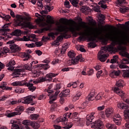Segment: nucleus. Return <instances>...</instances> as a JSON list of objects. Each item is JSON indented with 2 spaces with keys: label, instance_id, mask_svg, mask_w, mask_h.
<instances>
[{
  "label": "nucleus",
  "instance_id": "32",
  "mask_svg": "<svg viewBox=\"0 0 129 129\" xmlns=\"http://www.w3.org/2000/svg\"><path fill=\"white\" fill-rule=\"evenodd\" d=\"M107 2H109V0H101L98 3V5H101L100 7L102 9H106V5L103 4H104V3H107Z\"/></svg>",
  "mask_w": 129,
  "mask_h": 129
},
{
  "label": "nucleus",
  "instance_id": "28",
  "mask_svg": "<svg viewBox=\"0 0 129 129\" xmlns=\"http://www.w3.org/2000/svg\"><path fill=\"white\" fill-rule=\"evenodd\" d=\"M57 75L58 74L50 73L46 75V78H47L48 81H51V79H52L53 77H56V76H57Z\"/></svg>",
  "mask_w": 129,
  "mask_h": 129
},
{
  "label": "nucleus",
  "instance_id": "9",
  "mask_svg": "<svg viewBox=\"0 0 129 129\" xmlns=\"http://www.w3.org/2000/svg\"><path fill=\"white\" fill-rule=\"evenodd\" d=\"M10 25L11 23H8L5 24L2 27V29H1V32L3 36H7V35H8V32H7L10 31V29H9V27H10Z\"/></svg>",
  "mask_w": 129,
  "mask_h": 129
},
{
  "label": "nucleus",
  "instance_id": "8",
  "mask_svg": "<svg viewBox=\"0 0 129 129\" xmlns=\"http://www.w3.org/2000/svg\"><path fill=\"white\" fill-rule=\"evenodd\" d=\"M10 124H12V129H20V122L19 120L16 119H12L10 120Z\"/></svg>",
  "mask_w": 129,
  "mask_h": 129
},
{
  "label": "nucleus",
  "instance_id": "30",
  "mask_svg": "<svg viewBox=\"0 0 129 129\" xmlns=\"http://www.w3.org/2000/svg\"><path fill=\"white\" fill-rule=\"evenodd\" d=\"M118 51H120L119 52V54L120 55H121V56H123V57H126V58H128V59H126V58H123L121 61L123 63H124L125 65L126 64H129V57L127 56H124L123 55V54L120 53V52H121V50H118Z\"/></svg>",
  "mask_w": 129,
  "mask_h": 129
},
{
  "label": "nucleus",
  "instance_id": "51",
  "mask_svg": "<svg viewBox=\"0 0 129 129\" xmlns=\"http://www.w3.org/2000/svg\"><path fill=\"white\" fill-rule=\"evenodd\" d=\"M31 122H32V121H29L28 120H25L23 121V124H25V125H26V126L31 125Z\"/></svg>",
  "mask_w": 129,
  "mask_h": 129
},
{
  "label": "nucleus",
  "instance_id": "50",
  "mask_svg": "<svg viewBox=\"0 0 129 129\" xmlns=\"http://www.w3.org/2000/svg\"><path fill=\"white\" fill-rule=\"evenodd\" d=\"M72 126H73V123L70 122V123H69L68 124H67L66 126L63 127V128L69 129V128H71Z\"/></svg>",
  "mask_w": 129,
  "mask_h": 129
},
{
  "label": "nucleus",
  "instance_id": "6",
  "mask_svg": "<svg viewBox=\"0 0 129 129\" xmlns=\"http://www.w3.org/2000/svg\"><path fill=\"white\" fill-rule=\"evenodd\" d=\"M35 98L34 96L29 95L26 97L19 99V101L24 104H29V103H31L33 101V99Z\"/></svg>",
  "mask_w": 129,
  "mask_h": 129
},
{
  "label": "nucleus",
  "instance_id": "52",
  "mask_svg": "<svg viewBox=\"0 0 129 129\" xmlns=\"http://www.w3.org/2000/svg\"><path fill=\"white\" fill-rule=\"evenodd\" d=\"M0 18H2V19L6 20V21H9V19H11V16H10L9 15H7L5 16V17H3L0 15Z\"/></svg>",
  "mask_w": 129,
  "mask_h": 129
},
{
  "label": "nucleus",
  "instance_id": "7",
  "mask_svg": "<svg viewBox=\"0 0 129 129\" xmlns=\"http://www.w3.org/2000/svg\"><path fill=\"white\" fill-rule=\"evenodd\" d=\"M7 44H10V48L11 49L12 52H15L18 51H21V48L19 46L17 45L16 44L14 43V41L11 40L7 42Z\"/></svg>",
  "mask_w": 129,
  "mask_h": 129
},
{
  "label": "nucleus",
  "instance_id": "23",
  "mask_svg": "<svg viewBox=\"0 0 129 129\" xmlns=\"http://www.w3.org/2000/svg\"><path fill=\"white\" fill-rule=\"evenodd\" d=\"M72 118H73V121H75V122H79L80 121H81V118L78 117V113H73L72 115Z\"/></svg>",
  "mask_w": 129,
  "mask_h": 129
},
{
  "label": "nucleus",
  "instance_id": "19",
  "mask_svg": "<svg viewBox=\"0 0 129 129\" xmlns=\"http://www.w3.org/2000/svg\"><path fill=\"white\" fill-rule=\"evenodd\" d=\"M81 55H78L76 57V58H72L71 60H70L69 62H71V63L70 64V65H72V64H73V65H76V64H78V62H79V60L81 59Z\"/></svg>",
  "mask_w": 129,
  "mask_h": 129
},
{
  "label": "nucleus",
  "instance_id": "29",
  "mask_svg": "<svg viewBox=\"0 0 129 129\" xmlns=\"http://www.w3.org/2000/svg\"><path fill=\"white\" fill-rule=\"evenodd\" d=\"M3 45V42H0V47ZM9 51H10V49L8 48L7 47H4L3 48V51H0V56L2 54H7V53H9Z\"/></svg>",
  "mask_w": 129,
  "mask_h": 129
},
{
  "label": "nucleus",
  "instance_id": "12",
  "mask_svg": "<svg viewBox=\"0 0 129 129\" xmlns=\"http://www.w3.org/2000/svg\"><path fill=\"white\" fill-rule=\"evenodd\" d=\"M113 90L114 93H116V94H117L122 98H123V97L125 96V93H124V92H123V91L119 90V88L118 87H114Z\"/></svg>",
  "mask_w": 129,
  "mask_h": 129
},
{
  "label": "nucleus",
  "instance_id": "45",
  "mask_svg": "<svg viewBox=\"0 0 129 129\" xmlns=\"http://www.w3.org/2000/svg\"><path fill=\"white\" fill-rule=\"evenodd\" d=\"M117 58H118V56L117 55H114L113 56V58L111 59V61L110 63L113 64V63H116L117 62Z\"/></svg>",
  "mask_w": 129,
  "mask_h": 129
},
{
  "label": "nucleus",
  "instance_id": "54",
  "mask_svg": "<svg viewBox=\"0 0 129 129\" xmlns=\"http://www.w3.org/2000/svg\"><path fill=\"white\" fill-rule=\"evenodd\" d=\"M6 86H7V83L2 82L1 83V85H0V88H1L2 89L5 90V88H6Z\"/></svg>",
  "mask_w": 129,
  "mask_h": 129
},
{
  "label": "nucleus",
  "instance_id": "49",
  "mask_svg": "<svg viewBox=\"0 0 129 129\" xmlns=\"http://www.w3.org/2000/svg\"><path fill=\"white\" fill-rule=\"evenodd\" d=\"M44 8H45V10L49 11V12H50V11H52V10H53L54 9V7H53L51 5L45 6Z\"/></svg>",
  "mask_w": 129,
  "mask_h": 129
},
{
  "label": "nucleus",
  "instance_id": "44",
  "mask_svg": "<svg viewBox=\"0 0 129 129\" xmlns=\"http://www.w3.org/2000/svg\"><path fill=\"white\" fill-rule=\"evenodd\" d=\"M89 10V7H86L85 6H82L80 8V11L82 12V13H84V14H85L86 13L87 11H88Z\"/></svg>",
  "mask_w": 129,
  "mask_h": 129
},
{
  "label": "nucleus",
  "instance_id": "55",
  "mask_svg": "<svg viewBox=\"0 0 129 129\" xmlns=\"http://www.w3.org/2000/svg\"><path fill=\"white\" fill-rule=\"evenodd\" d=\"M104 108H105V106L102 105V106H98L97 108V110L98 111H101V110H103V109H104Z\"/></svg>",
  "mask_w": 129,
  "mask_h": 129
},
{
  "label": "nucleus",
  "instance_id": "35",
  "mask_svg": "<svg viewBox=\"0 0 129 129\" xmlns=\"http://www.w3.org/2000/svg\"><path fill=\"white\" fill-rule=\"evenodd\" d=\"M118 66L120 69H128L129 68L128 66L123 63L121 61L118 63Z\"/></svg>",
  "mask_w": 129,
  "mask_h": 129
},
{
  "label": "nucleus",
  "instance_id": "1",
  "mask_svg": "<svg viewBox=\"0 0 129 129\" xmlns=\"http://www.w3.org/2000/svg\"><path fill=\"white\" fill-rule=\"evenodd\" d=\"M60 23L57 22L56 23L55 30L57 32L64 33L61 34L62 37L59 36L57 38V40H61L63 38L67 39V32L71 31L72 33H75L76 34V32H80L78 34L81 36L79 37L80 41H82L84 39H87L88 41H96V39H100V37L102 36V30L97 27H91L86 26L85 22H82L81 24H71L74 23V21L71 20H68V19H65L61 18L60 19ZM85 28L86 29L84 31H81L82 29Z\"/></svg>",
  "mask_w": 129,
  "mask_h": 129
},
{
  "label": "nucleus",
  "instance_id": "16",
  "mask_svg": "<svg viewBox=\"0 0 129 129\" xmlns=\"http://www.w3.org/2000/svg\"><path fill=\"white\" fill-rule=\"evenodd\" d=\"M60 91H57L55 92L54 95H48V96H49V103L51 104L53 103V101L56 100L57 99V96H58V95L59 94Z\"/></svg>",
  "mask_w": 129,
  "mask_h": 129
},
{
  "label": "nucleus",
  "instance_id": "58",
  "mask_svg": "<svg viewBox=\"0 0 129 129\" xmlns=\"http://www.w3.org/2000/svg\"><path fill=\"white\" fill-rule=\"evenodd\" d=\"M88 45L91 47V48H95L96 47V44L94 42H90Z\"/></svg>",
  "mask_w": 129,
  "mask_h": 129
},
{
  "label": "nucleus",
  "instance_id": "42",
  "mask_svg": "<svg viewBox=\"0 0 129 129\" xmlns=\"http://www.w3.org/2000/svg\"><path fill=\"white\" fill-rule=\"evenodd\" d=\"M35 17L38 18L36 19V23H37V24H39V26H40V24H41V23H42V20H41V19H40V18H41V15H40V14H39L38 13H36Z\"/></svg>",
  "mask_w": 129,
  "mask_h": 129
},
{
  "label": "nucleus",
  "instance_id": "18",
  "mask_svg": "<svg viewBox=\"0 0 129 129\" xmlns=\"http://www.w3.org/2000/svg\"><path fill=\"white\" fill-rule=\"evenodd\" d=\"M114 112V109L112 107L107 108L105 111V115L107 117H110L111 115H112Z\"/></svg>",
  "mask_w": 129,
  "mask_h": 129
},
{
  "label": "nucleus",
  "instance_id": "34",
  "mask_svg": "<svg viewBox=\"0 0 129 129\" xmlns=\"http://www.w3.org/2000/svg\"><path fill=\"white\" fill-rule=\"evenodd\" d=\"M68 55L69 58L71 59H74V58H75L76 56V53H75L74 51L71 50L68 52Z\"/></svg>",
  "mask_w": 129,
  "mask_h": 129
},
{
  "label": "nucleus",
  "instance_id": "11",
  "mask_svg": "<svg viewBox=\"0 0 129 129\" xmlns=\"http://www.w3.org/2000/svg\"><path fill=\"white\" fill-rule=\"evenodd\" d=\"M121 116L118 114H115L113 118V121L116 123L117 125H120L121 124Z\"/></svg>",
  "mask_w": 129,
  "mask_h": 129
},
{
  "label": "nucleus",
  "instance_id": "47",
  "mask_svg": "<svg viewBox=\"0 0 129 129\" xmlns=\"http://www.w3.org/2000/svg\"><path fill=\"white\" fill-rule=\"evenodd\" d=\"M1 35H2V32L1 31ZM8 38H9V35H2L0 36V40L2 41H6V40H7V39H8Z\"/></svg>",
  "mask_w": 129,
  "mask_h": 129
},
{
  "label": "nucleus",
  "instance_id": "20",
  "mask_svg": "<svg viewBox=\"0 0 129 129\" xmlns=\"http://www.w3.org/2000/svg\"><path fill=\"white\" fill-rule=\"evenodd\" d=\"M16 65V61H15V60L11 59L10 62L7 64V67H9L8 68V70L9 71H13L14 70V66Z\"/></svg>",
  "mask_w": 129,
  "mask_h": 129
},
{
  "label": "nucleus",
  "instance_id": "15",
  "mask_svg": "<svg viewBox=\"0 0 129 129\" xmlns=\"http://www.w3.org/2000/svg\"><path fill=\"white\" fill-rule=\"evenodd\" d=\"M27 85V82L25 80L16 81L12 83L13 86H26Z\"/></svg>",
  "mask_w": 129,
  "mask_h": 129
},
{
  "label": "nucleus",
  "instance_id": "62",
  "mask_svg": "<svg viewBox=\"0 0 129 129\" xmlns=\"http://www.w3.org/2000/svg\"><path fill=\"white\" fill-rule=\"evenodd\" d=\"M99 20H101L102 21H103V20H105V16H104L103 14H99Z\"/></svg>",
  "mask_w": 129,
  "mask_h": 129
},
{
  "label": "nucleus",
  "instance_id": "43",
  "mask_svg": "<svg viewBox=\"0 0 129 129\" xmlns=\"http://www.w3.org/2000/svg\"><path fill=\"white\" fill-rule=\"evenodd\" d=\"M94 93H90V94L87 96V99L89 101H92L94 99Z\"/></svg>",
  "mask_w": 129,
  "mask_h": 129
},
{
  "label": "nucleus",
  "instance_id": "26",
  "mask_svg": "<svg viewBox=\"0 0 129 129\" xmlns=\"http://www.w3.org/2000/svg\"><path fill=\"white\" fill-rule=\"evenodd\" d=\"M117 106L118 108H120V109H125L126 108H127V107H128V106H127L122 102H119L117 104Z\"/></svg>",
  "mask_w": 129,
  "mask_h": 129
},
{
  "label": "nucleus",
  "instance_id": "57",
  "mask_svg": "<svg viewBox=\"0 0 129 129\" xmlns=\"http://www.w3.org/2000/svg\"><path fill=\"white\" fill-rule=\"evenodd\" d=\"M87 104H88V102H87V101L84 102L82 104V107H80V108H81L82 109L85 108V107H86V106L87 105Z\"/></svg>",
  "mask_w": 129,
  "mask_h": 129
},
{
  "label": "nucleus",
  "instance_id": "33",
  "mask_svg": "<svg viewBox=\"0 0 129 129\" xmlns=\"http://www.w3.org/2000/svg\"><path fill=\"white\" fill-rule=\"evenodd\" d=\"M30 125L34 129H38L40 127V124L35 121L30 122Z\"/></svg>",
  "mask_w": 129,
  "mask_h": 129
},
{
  "label": "nucleus",
  "instance_id": "40",
  "mask_svg": "<svg viewBox=\"0 0 129 129\" xmlns=\"http://www.w3.org/2000/svg\"><path fill=\"white\" fill-rule=\"evenodd\" d=\"M106 127L108 129H116V126L115 125L109 123L106 124Z\"/></svg>",
  "mask_w": 129,
  "mask_h": 129
},
{
  "label": "nucleus",
  "instance_id": "13",
  "mask_svg": "<svg viewBox=\"0 0 129 129\" xmlns=\"http://www.w3.org/2000/svg\"><path fill=\"white\" fill-rule=\"evenodd\" d=\"M94 114H95V112H93L91 113L90 115H87V125L91 124V122H92V120L94 119Z\"/></svg>",
  "mask_w": 129,
  "mask_h": 129
},
{
  "label": "nucleus",
  "instance_id": "14",
  "mask_svg": "<svg viewBox=\"0 0 129 129\" xmlns=\"http://www.w3.org/2000/svg\"><path fill=\"white\" fill-rule=\"evenodd\" d=\"M71 114H72V113H67L63 115V118H59L56 119L57 122H61V121L63 124L64 122H66V119H67V118L66 117H68V118H70V117L71 116Z\"/></svg>",
  "mask_w": 129,
  "mask_h": 129
},
{
  "label": "nucleus",
  "instance_id": "46",
  "mask_svg": "<svg viewBox=\"0 0 129 129\" xmlns=\"http://www.w3.org/2000/svg\"><path fill=\"white\" fill-rule=\"evenodd\" d=\"M94 74V71L92 69H89L87 71V75L88 76H92Z\"/></svg>",
  "mask_w": 129,
  "mask_h": 129
},
{
  "label": "nucleus",
  "instance_id": "60",
  "mask_svg": "<svg viewBox=\"0 0 129 129\" xmlns=\"http://www.w3.org/2000/svg\"><path fill=\"white\" fill-rule=\"evenodd\" d=\"M124 115L126 117H129V109L124 110Z\"/></svg>",
  "mask_w": 129,
  "mask_h": 129
},
{
  "label": "nucleus",
  "instance_id": "56",
  "mask_svg": "<svg viewBox=\"0 0 129 129\" xmlns=\"http://www.w3.org/2000/svg\"><path fill=\"white\" fill-rule=\"evenodd\" d=\"M44 81H48V78L46 77L45 78H40L38 80L39 83L44 82Z\"/></svg>",
  "mask_w": 129,
  "mask_h": 129
},
{
  "label": "nucleus",
  "instance_id": "27",
  "mask_svg": "<svg viewBox=\"0 0 129 129\" xmlns=\"http://www.w3.org/2000/svg\"><path fill=\"white\" fill-rule=\"evenodd\" d=\"M11 36L19 37L22 35V31L20 29H16L11 33Z\"/></svg>",
  "mask_w": 129,
  "mask_h": 129
},
{
  "label": "nucleus",
  "instance_id": "53",
  "mask_svg": "<svg viewBox=\"0 0 129 129\" xmlns=\"http://www.w3.org/2000/svg\"><path fill=\"white\" fill-rule=\"evenodd\" d=\"M25 46L26 47H28V48H34L36 46V45L34 43H30V44H25Z\"/></svg>",
  "mask_w": 129,
  "mask_h": 129
},
{
  "label": "nucleus",
  "instance_id": "4",
  "mask_svg": "<svg viewBox=\"0 0 129 129\" xmlns=\"http://www.w3.org/2000/svg\"><path fill=\"white\" fill-rule=\"evenodd\" d=\"M16 18H18V21L20 23H19V26H21L24 28H29V29H34V26L32 23L30 22L31 18L30 17H22L20 15H17Z\"/></svg>",
  "mask_w": 129,
  "mask_h": 129
},
{
  "label": "nucleus",
  "instance_id": "25",
  "mask_svg": "<svg viewBox=\"0 0 129 129\" xmlns=\"http://www.w3.org/2000/svg\"><path fill=\"white\" fill-rule=\"evenodd\" d=\"M70 90L67 89L62 91L59 95V97H66L68 95H69Z\"/></svg>",
  "mask_w": 129,
  "mask_h": 129
},
{
  "label": "nucleus",
  "instance_id": "5",
  "mask_svg": "<svg viewBox=\"0 0 129 129\" xmlns=\"http://www.w3.org/2000/svg\"><path fill=\"white\" fill-rule=\"evenodd\" d=\"M16 111L9 113L7 114V117H13L16 115H20L21 114L20 111H24V106H19L15 109Z\"/></svg>",
  "mask_w": 129,
  "mask_h": 129
},
{
  "label": "nucleus",
  "instance_id": "59",
  "mask_svg": "<svg viewBox=\"0 0 129 129\" xmlns=\"http://www.w3.org/2000/svg\"><path fill=\"white\" fill-rule=\"evenodd\" d=\"M60 62H61L60 60L56 59L53 60V61H52L51 64H52V65H55V64H57V63H60Z\"/></svg>",
  "mask_w": 129,
  "mask_h": 129
},
{
  "label": "nucleus",
  "instance_id": "48",
  "mask_svg": "<svg viewBox=\"0 0 129 129\" xmlns=\"http://www.w3.org/2000/svg\"><path fill=\"white\" fill-rule=\"evenodd\" d=\"M124 3V0H116V6L117 7H120Z\"/></svg>",
  "mask_w": 129,
  "mask_h": 129
},
{
  "label": "nucleus",
  "instance_id": "24",
  "mask_svg": "<svg viewBox=\"0 0 129 129\" xmlns=\"http://www.w3.org/2000/svg\"><path fill=\"white\" fill-rule=\"evenodd\" d=\"M21 72H22V69H18L15 70L13 73L12 74V76H13V78H17V77H19V75L21 74Z\"/></svg>",
  "mask_w": 129,
  "mask_h": 129
},
{
  "label": "nucleus",
  "instance_id": "36",
  "mask_svg": "<svg viewBox=\"0 0 129 129\" xmlns=\"http://www.w3.org/2000/svg\"><path fill=\"white\" fill-rule=\"evenodd\" d=\"M39 116L40 115L38 114H32L30 115V117L32 120H36V119H38V118H39Z\"/></svg>",
  "mask_w": 129,
  "mask_h": 129
},
{
  "label": "nucleus",
  "instance_id": "64",
  "mask_svg": "<svg viewBox=\"0 0 129 129\" xmlns=\"http://www.w3.org/2000/svg\"><path fill=\"white\" fill-rule=\"evenodd\" d=\"M67 50V48L66 47V48L62 46V48L61 49V50H60V52L61 54H64L65 52H66V50Z\"/></svg>",
  "mask_w": 129,
  "mask_h": 129
},
{
  "label": "nucleus",
  "instance_id": "38",
  "mask_svg": "<svg viewBox=\"0 0 129 129\" xmlns=\"http://www.w3.org/2000/svg\"><path fill=\"white\" fill-rule=\"evenodd\" d=\"M21 41H23L24 42H28V41H31V42H34V40H31L30 39V36H24L22 38Z\"/></svg>",
  "mask_w": 129,
  "mask_h": 129
},
{
  "label": "nucleus",
  "instance_id": "37",
  "mask_svg": "<svg viewBox=\"0 0 129 129\" xmlns=\"http://www.w3.org/2000/svg\"><path fill=\"white\" fill-rule=\"evenodd\" d=\"M116 86H117V87H123V81L118 80L116 82Z\"/></svg>",
  "mask_w": 129,
  "mask_h": 129
},
{
  "label": "nucleus",
  "instance_id": "2",
  "mask_svg": "<svg viewBox=\"0 0 129 129\" xmlns=\"http://www.w3.org/2000/svg\"><path fill=\"white\" fill-rule=\"evenodd\" d=\"M115 45H113L112 43L110 45L107 46H103L101 48V50L98 53V59L101 61V62H105L108 55L105 54V53L108 51L109 52H116L117 51V48L114 47Z\"/></svg>",
  "mask_w": 129,
  "mask_h": 129
},
{
  "label": "nucleus",
  "instance_id": "3",
  "mask_svg": "<svg viewBox=\"0 0 129 129\" xmlns=\"http://www.w3.org/2000/svg\"><path fill=\"white\" fill-rule=\"evenodd\" d=\"M54 20L52 19V17L50 15H48L46 17V22L44 21H41V22L39 24V27H41L42 28L41 32H45L46 31H49L50 29H51V27H52V24H54Z\"/></svg>",
  "mask_w": 129,
  "mask_h": 129
},
{
  "label": "nucleus",
  "instance_id": "41",
  "mask_svg": "<svg viewBox=\"0 0 129 129\" xmlns=\"http://www.w3.org/2000/svg\"><path fill=\"white\" fill-rule=\"evenodd\" d=\"M70 2L74 7L77 8L78 6V3H79V0H70Z\"/></svg>",
  "mask_w": 129,
  "mask_h": 129
},
{
  "label": "nucleus",
  "instance_id": "10",
  "mask_svg": "<svg viewBox=\"0 0 129 129\" xmlns=\"http://www.w3.org/2000/svg\"><path fill=\"white\" fill-rule=\"evenodd\" d=\"M31 53H32V50L30 49L27 50L26 52L22 53L21 54V57L23 58V60L27 61L29 60V59H30L31 57V55H30Z\"/></svg>",
  "mask_w": 129,
  "mask_h": 129
},
{
  "label": "nucleus",
  "instance_id": "61",
  "mask_svg": "<svg viewBox=\"0 0 129 129\" xmlns=\"http://www.w3.org/2000/svg\"><path fill=\"white\" fill-rule=\"evenodd\" d=\"M33 74L34 75V76H36V77H38V76H40V72H37V71H34L33 72Z\"/></svg>",
  "mask_w": 129,
  "mask_h": 129
},
{
  "label": "nucleus",
  "instance_id": "17",
  "mask_svg": "<svg viewBox=\"0 0 129 129\" xmlns=\"http://www.w3.org/2000/svg\"><path fill=\"white\" fill-rule=\"evenodd\" d=\"M102 121L100 120L95 121L93 123V127L94 128H100L101 129L102 127Z\"/></svg>",
  "mask_w": 129,
  "mask_h": 129
},
{
  "label": "nucleus",
  "instance_id": "39",
  "mask_svg": "<svg viewBox=\"0 0 129 129\" xmlns=\"http://www.w3.org/2000/svg\"><path fill=\"white\" fill-rule=\"evenodd\" d=\"M128 10H129L128 7H126L125 6L122 7L119 9V11L120 13H121L122 14H124V13H126V12H127Z\"/></svg>",
  "mask_w": 129,
  "mask_h": 129
},
{
  "label": "nucleus",
  "instance_id": "21",
  "mask_svg": "<svg viewBox=\"0 0 129 129\" xmlns=\"http://www.w3.org/2000/svg\"><path fill=\"white\" fill-rule=\"evenodd\" d=\"M109 77L111 78H116L120 75V71H113L109 73Z\"/></svg>",
  "mask_w": 129,
  "mask_h": 129
},
{
  "label": "nucleus",
  "instance_id": "22",
  "mask_svg": "<svg viewBox=\"0 0 129 129\" xmlns=\"http://www.w3.org/2000/svg\"><path fill=\"white\" fill-rule=\"evenodd\" d=\"M44 63H46V64L41 63L38 66V67H43L44 68V70H47V69H49L50 68V66L48 63L50 62L48 60H44L43 61Z\"/></svg>",
  "mask_w": 129,
  "mask_h": 129
},
{
  "label": "nucleus",
  "instance_id": "31",
  "mask_svg": "<svg viewBox=\"0 0 129 129\" xmlns=\"http://www.w3.org/2000/svg\"><path fill=\"white\" fill-rule=\"evenodd\" d=\"M27 86V87H28V89H29V90L30 91H32V92H33V91H35V90H36V87L34 86V85H33V84L32 83H26V86Z\"/></svg>",
  "mask_w": 129,
  "mask_h": 129
},
{
  "label": "nucleus",
  "instance_id": "63",
  "mask_svg": "<svg viewBox=\"0 0 129 129\" xmlns=\"http://www.w3.org/2000/svg\"><path fill=\"white\" fill-rule=\"evenodd\" d=\"M78 85V82H74L72 83V87L73 88H76Z\"/></svg>",
  "mask_w": 129,
  "mask_h": 129
}]
</instances>
